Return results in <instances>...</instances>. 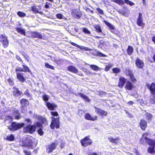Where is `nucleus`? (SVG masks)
<instances>
[{"mask_svg": "<svg viewBox=\"0 0 155 155\" xmlns=\"http://www.w3.org/2000/svg\"><path fill=\"white\" fill-rule=\"evenodd\" d=\"M51 114L52 116L51 118V123L50 125L51 128L54 129L55 127L59 128L60 127V122L58 117V114L57 112H51Z\"/></svg>", "mask_w": 155, "mask_h": 155, "instance_id": "nucleus-1", "label": "nucleus"}, {"mask_svg": "<svg viewBox=\"0 0 155 155\" xmlns=\"http://www.w3.org/2000/svg\"><path fill=\"white\" fill-rule=\"evenodd\" d=\"M21 145L23 147H26L30 148H33L36 146L37 143V140L31 139L30 137H25L24 140L21 143Z\"/></svg>", "mask_w": 155, "mask_h": 155, "instance_id": "nucleus-2", "label": "nucleus"}, {"mask_svg": "<svg viewBox=\"0 0 155 155\" xmlns=\"http://www.w3.org/2000/svg\"><path fill=\"white\" fill-rule=\"evenodd\" d=\"M24 123L17 124L13 122L12 123L11 125L8 127V128L12 131H15L21 128L24 126Z\"/></svg>", "mask_w": 155, "mask_h": 155, "instance_id": "nucleus-3", "label": "nucleus"}, {"mask_svg": "<svg viewBox=\"0 0 155 155\" xmlns=\"http://www.w3.org/2000/svg\"><path fill=\"white\" fill-rule=\"evenodd\" d=\"M0 42L4 48H6L8 45V41L7 37L5 35L2 34L0 35Z\"/></svg>", "mask_w": 155, "mask_h": 155, "instance_id": "nucleus-4", "label": "nucleus"}, {"mask_svg": "<svg viewBox=\"0 0 155 155\" xmlns=\"http://www.w3.org/2000/svg\"><path fill=\"white\" fill-rule=\"evenodd\" d=\"M36 127L35 125H28L24 128L23 132L25 133H33L35 130Z\"/></svg>", "mask_w": 155, "mask_h": 155, "instance_id": "nucleus-5", "label": "nucleus"}, {"mask_svg": "<svg viewBox=\"0 0 155 155\" xmlns=\"http://www.w3.org/2000/svg\"><path fill=\"white\" fill-rule=\"evenodd\" d=\"M81 142L82 146L84 147H86L87 145L91 143L92 141L88 138L86 137L84 139L81 140Z\"/></svg>", "mask_w": 155, "mask_h": 155, "instance_id": "nucleus-6", "label": "nucleus"}, {"mask_svg": "<svg viewBox=\"0 0 155 155\" xmlns=\"http://www.w3.org/2000/svg\"><path fill=\"white\" fill-rule=\"evenodd\" d=\"M58 144L55 143H53L48 145L47 147L46 151L48 153H51L55 149Z\"/></svg>", "mask_w": 155, "mask_h": 155, "instance_id": "nucleus-7", "label": "nucleus"}, {"mask_svg": "<svg viewBox=\"0 0 155 155\" xmlns=\"http://www.w3.org/2000/svg\"><path fill=\"white\" fill-rule=\"evenodd\" d=\"M143 21L142 15L141 13H140L137 21V25L140 27H143L144 26V24Z\"/></svg>", "mask_w": 155, "mask_h": 155, "instance_id": "nucleus-8", "label": "nucleus"}, {"mask_svg": "<svg viewBox=\"0 0 155 155\" xmlns=\"http://www.w3.org/2000/svg\"><path fill=\"white\" fill-rule=\"evenodd\" d=\"M97 117V116L96 115L92 117L90 114L88 113L84 115V117L86 119L92 121L96 120Z\"/></svg>", "mask_w": 155, "mask_h": 155, "instance_id": "nucleus-9", "label": "nucleus"}, {"mask_svg": "<svg viewBox=\"0 0 155 155\" xmlns=\"http://www.w3.org/2000/svg\"><path fill=\"white\" fill-rule=\"evenodd\" d=\"M95 108L96 109L95 111L99 115L106 116L107 115V111L97 108Z\"/></svg>", "mask_w": 155, "mask_h": 155, "instance_id": "nucleus-10", "label": "nucleus"}, {"mask_svg": "<svg viewBox=\"0 0 155 155\" xmlns=\"http://www.w3.org/2000/svg\"><path fill=\"white\" fill-rule=\"evenodd\" d=\"M134 87V84L129 81L126 82L125 87L127 90H132Z\"/></svg>", "mask_w": 155, "mask_h": 155, "instance_id": "nucleus-11", "label": "nucleus"}, {"mask_svg": "<svg viewBox=\"0 0 155 155\" xmlns=\"http://www.w3.org/2000/svg\"><path fill=\"white\" fill-rule=\"evenodd\" d=\"M46 105L48 109L50 110H53L54 108L57 107V105L54 103H51L47 102L46 103Z\"/></svg>", "mask_w": 155, "mask_h": 155, "instance_id": "nucleus-12", "label": "nucleus"}, {"mask_svg": "<svg viewBox=\"0 0 155 155\" xmlns=\"http://www.w3.org/2000/svg\"><path fill=\"white\" fill-rule=\"evenodd\" d=\"M149 134L148 133H146L143 134L142 138L140 139V143H144V140L146 141L147 143L150 139L147 138L149 136Z\"/></svg>", "mask_w": 155, "mask_h": 155, "instance_id": "nucleus-13", "label": "nucleus"}, {"mask_svg": "<svg viewBox=\"0 0 155 155\" xmlns=\"http://www.w3.org/2000/svg\"><path fill=\"white\" fill-rule=\"evenodd\" d=\"M17 78L21 82H24L25 81V79L23 76V74L19 73H16Z\"/></svg>", "mask_w": 155, "mask_h": 155, "instance_id": "nucleus-14", "label": "nucleus"}, {"mask_svg": "<svg viewBox=\"0 0 155 155\" xmlns=\"http://www.w3.org/2000/svg\"><path fill=\"white\" fill-rule=\"evenodd\" d=\"M31 37L33 38H37L40 39L42 38V35L37 32H32L31 33Z\"/></svg>", "mask_w": 155, "mask_h": 155, "instance_id": "nucleus-15", "label": "nucleus"}, {"mask_svg": "<svg viewBox=\"0 0 155 155\" xmlns=\"http://www.w3.org/2000/svg\"><path fill=\"white\" fill-rule=\"evenodd\" d=\"M125 81V79L123 77H120L118 86L120 88H122L124 86Z\"/></svg>", "mask_w": 155, "mask_h": 155, "instance_id": "nucleus-16", "label": "nucleus"}, {"mask_svg": "<svg viewBox=\"0 0 155 155\" xmlns=\"http://www.w3.org/2000/svg\"><path fill=\"white\" fill-rule=\"evenodd\" d=\"M136 64L137 66L139 68H142L144 66V63L142 61L137 58L136 61Z\"/></svg>", "mask_w": 155, "mask_h": 155, "instance_id": "nucleus-17", "label": "nucleus"}, {"mask_svg": "<svg viewBox=\"0 0 155 155\" xmlns=\"http://www.w3.org/2000/svg\"><path fill=\"white\" fill-rule=\"evenodd\" d=\"M68 70L75 74L78 72V69L75 67L72 66H70L68 67Z\"/></svg>", "mask_w": 155, "mask_h": 155, "instance_id": "nucleus-18", "label": "nucleus"}, {"mask_svg": "<svg viewBox=\"0 0 155 155\" xmlns=\"http://www.w3.org/2000/svg\"><path fill=\"white\" fill-rule=\"evenodd\" d=\"M140 126L142 130H145L147 126L146 122L143 120H141L140 122Z\"/></svg>", "mask_w": 155, "mask_h": 155, "instance_id": "nucleus-19", "label": "nucleus"}, {"mask_svg": "<svg viewBox=\"0 0 155 155\" xmlns=\"http://www.w3.org/2000/svg\"><path fill=\"white\" fill-rule=\"evenodd\" d=\"M147 86L149 88L150 91L153 94H155V84L154 83L151 84L150 86L149 84H147Z\"/></svg>", "mask_w": 155, "mask_h": 155, "instance_id": "nucleus-20", "label": "nucleus"}, {"mask_svg": "<svg viewBox=\"0 0 155 155\" xmlns=\"http://www.w3.org/2000/svg\"><path fill=\"white\" fill-rule=\"evenodd\" d=\"M14 90L13 91V94L15 96L18 97L21 94V92L20 91L18 88H14Z\"/></svg>", "mask_w": 155, "mask_h": 155, "instance_id": "nucleus-21", "label": "nucleus"}, {"mask_svg": "<svg viewBox=\"0 0 155 155\" xmlns=\"http://www.w3.org/2000/svg\"><path fill=\"white\" fill-rule=\"evenodd\" d=\"M108 139L110 142L115 144H117L119 142V141L120 139L118 137L114 139L112 137H110L108 138Z\"/></svg>", "mask_w": 155, "mask_h": 155, "instance_id": "nucleus-22", "label": "nucleus"}, {"mask_svg": "<svg viewBox=\"0 0 155 155\" xmlns=\"http://www.w3.org/2000/svg\"><path fill=\"white\" fill-rule=\"evenodd\" d=\"M36 117L38 118V120L42 124H47L46 119L45 118L42 117L41 116L36 115Z\"/></svg>", "mask_w": 155, "mask_h": 155, "instance_id": "nucleus-23", "label": "nucleus"}, {"mask_svg": "<svg viewBox=\"0 0 155 155\" xmlns=\"http://www.w3.org/2000/svg\"><path fill=\"white\" fill-rule=\"evenodd\" d=\"M76 95L80 96V97L84 99L85 101L87 102H89L90 101V99L81 93H78L77 95Z\"/></svg>", "mask_w": 155, "mask_h": 155, "instance_id": "nucleus-24", "label": "nucleus"}, {"mask_svg": "<svg viewBox=\"0 0 155 155\" xmlns=\"http://www.w3.org/2000/svg\"><path fill=\"white\" fill-rule=\"evenodd\" d=\"M20 103L22 106H25L28 104L29 101L26 99H23L21 100Z\"/></svg>", "mask_w": 155, "mask_h": 155, "instance_id": "nucleus-25", "label": "nucleus"}, {"mask_svg": "<svg viewBox=\"0 0 155 155\" xmlns=\"http://www.w3.org/2000/svg\"><path fill=\"white\" fill-rule=\"evenodd\" d=\"M96 29V31L97 33H101V35H105L102 32L101 28L100 26L99 25H96L94 27Z\"/></svg>", "mask_w": 155, "mask_h": 155, "instance_id": "nucleus-26", "label": "nucleus"}, {"mask_svg": "<svg viewBox=\"0 0 155 155\" xmlns=\"http://www.w3.org/2000/svg\"><path fill=\"white\" fill-rule=\"evenodd\" d=\"M17 32L23 35H25V29L21 28H17Z\"/></svg>", "mask_w": 155, "mask_h": 155, "instance_id": "nucleus-27", "label": "nucleus"}, {"mask_svg": "<svg viewBox=\"0 0 155 155\" xmlns=\"http://www.w3.org/2000/svg\"><path fill=\"white\" fill-rule=\"evenodd\" d=\"M14 116H15V118L16 119H19L20 117V114L18 111L15 110L13 114Z\"/></svg>", "mask_w": 155, "mask_h": 155, "instance_id": "nucleus-28", "label": "nucleus"}, {"mask_svg": "<svg viewBox=\"0 0 155 155\" xmlns=\"http://www.w3.org/2000/svg\"><path fill=\"white\" fill-rule=\"evenodd\" d=\"M147 143L151 146L154 147L155 146V139L152 140L151 139H150Z\"/></svg>", "mask_w": 155, "mask_h": 155, "instance_id": "nucleus-29", "label": "nucleus"}, {"mask_svg": "<svg viewBox=\"0 0 155 155\" xmlns=\"http://www.w3.org/2000/svg\"><path fill=\"white\" fill-rule=\"evenodd\" d=\"M133 48L132 46H128L127 50L128 54L129 55H131L133 53Z\"/></svg>", "mask_w": 155, "mask_h": 155, "instance_id": "nucleus-30", "label": "nucleus"}, {"mask_svg": "<svg viewBox=\"0 0 155 155\" xmlns=\"http://www.w3.org/2000/svg\"><path fill=\"white\" fill-rule=\"evenodd\" d=\"M14 137L12 134H11L10 135L8 136L7 137L6 139L10 141H12L14 140Z\"/></svg>", "mask_w": 155, "mask_h": 155, "instance_id": "nucleus-31", "label": "nucleus"}, {"mask_svg": "<svg viewBox=\"0 0 155 155\" xmlns=\"http://www.w3.org/2000/svg\"><path fill=\"white\" fill-rule=\"evenodd\" d=\"M90 66L92 69L95 71H98L100 69L97 66L95 65H90Z\"/></svg>", "mask_w": 155, "mask_h": 155, "instance_id": "nucleus-32", "label": "nucleus"}, {"mask_svg": "<svg viewBox=\"0 0 155 155\" xmlns=\"http://www.w3.org/2000/svg\"><path fill=\"white\" fill-rule=\"evenodd\" d=\"M113 72L114 74L119 73L120 71V69L118 68H114L112 69Z\"/></svg>", "mask_w": 155, "mask_h": 155, "instance_id": "nucleus-33", "label": "nucleus"}, {"mask_svg": "<svg viewBox=\"0 0 155 155\" xmlns=\"http://www.w3.org/2000/svg\"><path fill=\"white\" fill-rule=\"evenodd\" d=\"M49 98V96L46 94H44L42 96L43 100L46 102L48 101Z\"/></svg>", "mask_w": 155, "mask_h": 155, "instance_id": "nucleus-34", "label": "nucleus"}, {"mask_svg": "<svg viewBox=\"0 0 155 155\" xmlns=\"http://www.w3.org/2000/svg\"><path fill=\"white\" fill-rule=\"evenodd\" d=\"M113 65L111 64H109L107 65L106 66V68H105L104 70L105 71H108L110 68L112 67Z\"/></svg>", "mask_w": 155, "mask_h": 155, "instance_id": "nucleus-35", "label": "nucleus"}, {"mask_svg": "<svg viewBox=\"0 0 155 155\" xmlns=\"http://www.w3.org/2000/svg\"><path fill=\"white\" fill-rule=\"evenodd\" d=\"M71 44L72 45L75 46L78 48H80L81 50H84L85 47L79 46L78 45L73 42H71Z\"/></svg>", "mask_w": 155, "mask_h": 155, "instance_id": "nucleus-36", "label": "nucleus"}, {"mask_svg": "<svg viewBox=\"0 0 155 155\" xmlns=\"http://www.w3.org/2000/svg\"><path fill=\"white\" fill-rule=\"evenodd\" d=\"M154 147L152 146V147H149L148 149V152L149 153H153L155 152L154 150Z\"/></svg>", "mask_w": 155, "mask_h": 155, "instance_id": "nucleus-37", "label": "nucleus"}, {"mask_svg": "<svg viewBox=\"0 0 155 155\" xmlns=\"http://www.w3.org/2000/svg\"><path fill=\"white\" fill-rule=\"evenodd\" d=\"M125 73L129 77L133 74L132 71L129 69L127 70Z\"/></svg>", "mask_w": 155, "mask_h": 155, "instance_id": "nucleus-38", "label": "nucleus"}, {"mask_svg": "<svg viewBox=\"0 0 155 155\" xmlns=\"http://www.w3.org/2000/svg\"><path fill=\"white\" fill-rule=\"evenodd\" d=\"M82 31L85 34H90L91 32L86 28H82Z\"/></svg>", "mask_w": 155, "mask_h": 155, "instance_id": "nucleus-39", "label": "nucleus"}, {"mask_svg": "<svg viewBox=\"0 0 155 155\" xmlns=\"http://www.w3.org/2000/svg\"><path fill=\"white\" fill-rule=\"evenodd\" d=\"M22 66L23 67V68L24 69V72H30V71L29 69V68H28L24 65H22Z\"/></svg>", "mask_w": 155, "mask_h": 155, "instance_id": "nucleus-40", "label": "nucleus"}, {"mask_svg": "<svg viewBox=\"0 0 155 155\" xmlns=\"http://www.w3.org/2000/svg\"><path fill=\"white\" fill-rule=\"evenodd\" d=\"M124 1L126 4H128L131 6H133L134 5V3L128 0H124Z\"/></svg>", "mask_w": 155, "mask_h": 155, "instance_id": "nucleus-41", "label": "nucleus"}, {"mask_svg": "<svg viewBox=\"0 0 155 155\" xmlns=\"http://www.w3.org/2000/svg\"><path fill=\"white\" fill-rule=\"evenodd\" d=\"M104 22L110 28H111L112 29H114L113 26L112 25L110 24V23L107 22L105 20H104Z\"/></svg>", "mask_w": 155, "mask_h": 155, "instance_id": "nucleus-42", "label": "nucleus"}, {"mask_svg": "<svg viewBox=\"0 0 155 155\" xmlns=\"http://www.w3.org/2000/svg\"><path fill=\"white\" fill-rule=\"evenodd\" d=\"M31 10L35 13H39L40 14L42 13L41 12H38V9L35 6H33L31 8Z\"/></svg>", "mask_w": 155, "mask_h": 155, "instance_id": "nucleus-43", "label": "nucleus"}, {"mask_svg": "<svg viewBox=\"0 0 155 155\" xmlns=\"http://www.w3.org/2000/svg\"><path fill=\"white\" fill-rule=\"evenodd\" d=\"M17 14L20 17H23L25 16L26 15V14L24 13L21 12H17Z\"/></svg>", "mask_w": 155, "mask_h": 155, "instance_id": "nucleus-44", "label": "nucleus"}, {"mask_svg": "<svg viewBox=\"0 0 155 155\" xmlns=\"http://www.w3.org/2000/svg\"><path fill=\"white\" fill-rule=\"evenodd\" d=\"M45 66L46 68H50L52 70H54V68L53 66L50 65L48 63H45Z\"/></svg>", "mask_w": 155, "mask_h": 155, "instance_id": "nucleus-45", "label": "nucleus"}, {"mask_svg": "<svg viewBox=\"0 0 155 155\" xmlns=\"http://www.w3.org/2000/svg\"><path fill=\"white\" fill-rule=\"evenodd\" d=\"M130 80L133 83H135L136 81V79L134 76L133 74L131 75L130 76Z\"/></svg>", "mask_w": 155, "mask_h": 155, "instance_id": "nucleus-46", "label": "nucleus"}, {"mask_svg": "<svg viewBox=\"0 0 155 155\" xmlns=\"http://www.w3.org/2000/svg\"><path fill=\"white\" fill-rule=\"evenodd\" d=\"M114 2L120 5H123L124 4V2L123 0H115L114 1Z\"/></svg>", "mask_w": 155, "mask_h": 155, "instance_id": "nucleus-47", "label": "nucleus"}, {"mask_svg": "<svg viewBox=\"0 0 155 155\" xmlns=\"http://www.w3.org/2000/svg\"><path fill=\"white\" fill-rule=\"evenodd\" d=\"M118 12L119 13L121 14L124 15L125 16L126 15L127 12L125 10H123L120 9L119 10Z\"/></svg>", "mask_w": 155, "mask_h": 155, "instance_id": "nucleus-48", "label": "nucleus"}, {"mask_svg": "<svg viewBox=\"0 0 155 155\" xmlns=\"http://www.w3.org/2000/svg\"><path fill=\"white\" fill-rule=\"evenodd\" d=\"M72 15L75 18H80L81 17V15L80 13L78 14H76L74 13H73Z\"/></svg>", "mask_w": 155, "mask_h": 155, "instance_id": "nucleus-49", "label": "nucleus"}, {"mask_svg": "<svg viewBox=\"0 0 155 155\" xmlns=\"http://www.w3.org/2000/svg\"><path fill=\"white\" fill-rule=\"evenodd\" d=\"M146 116L147 117L148 120H150L152 117V115L148 113H146Z\"/></svg>", "mask_w": 155, "mask_h": 155, "instance_id": "nucleus-50", "label": "nucleus"}, {"mask_svg": "<svg viewBox=\"0 0 155 155\" xmlns=\"http://www.w3.org/2000/svg\"><path fill=\"white\" fill-rule=\"evenodd\" d=\"M56 17L58 18L59 19L63 18L64 17L62 14H57Z\"/></svg>", "mask_w": 155, "mask_h": 155, "instance_id": "nucleus-51", "label": "nucleus"}, {"mask_svg": "<svg viewBox=\"0 0 155 155\" xmlns=\"http://www.w3.org/2000/svg\"><path fill=\"white\" fill-rule=\"evenodd\" d=\"M15 71L16 72L23 71L24 70L22 68L18 67L16 68L15 69Z\"/></svg>", "mask_w": 155, "mask_h": 155, "instance_id": "nucleus-52", "label": "nucleus"}, {"mask_svg": "<svg viewBox=\"0 0 155 155\" xmlns=\"http://www.w3.org/2000/svg\"><path fill=\"white\" fill-rule=\"evenodd\" d=\"M38 134L41 136L43 134V132L42 130L41 129H40L38 131Z\"/></svg>", "mask_w": 155, "mask_h": 155, "instance_id": "nucleus-53", "label": "nucleus"}, {"mask_svg": "<svg viewBox=\"0 0 155 155\" xmlns=\"http://www.w3.org/2000/svg\"><path fill=\"white\" fill-rule=\"evenodd\" d=\"M97 10L98 12V13L101 14H103V11L101 9L99 8H97Z\"/></svg>", "mask_w": 155, "mask_h": 155, "instance_id": "nucleus-54", "label": "nucleus"}, {"mask_svg": "<svg viewBox=\"0 0 155 155\" xmlns=\"http://www.w3.org/2000/svg\"><path fill=\"white\" fill-rule=\"evenodd\" d=\"M97 55L101 56L102 57H106V56L104 54L100 52H97Z\"/></svg>", "mask_w": 155, "mask_h": 155, "instance_id": "nucleus-55", "label": "nucleus"}, {"mask_svg": "<svg viewBox=\"0 0 155 155\" xmlns=\"http://www.w3.org/2000/svg\"><path fill=\"white\" fill-rule=\"evenodd\" d=\"M9 84L11 85H12L14 83L13 81L11 79H9L8 80Z\"/></svg>", "mask_w": 155, "mask_h": 155, "instance_id": "nucleus-56", "label": "nucleus"}, {"mask_svg": "<svg viewBox=\"0 0 155 155\" xmlns=\"http://www.w3.org/2000/svg\"><path fill=\"white\" fill-rule=\"evenodd\" d=\"M35 125L37 127H41L42 126V124L39 122H37L36 123Z\"/></svg>", "mask_w": 155, "mask_h": 155, "instance_id": "nucleus-57", "label": "nucleus"}, {"mask_svg": "<svg viewBox=\"0 0 155 155\" xmlns=\"http://www.w3.org/2000/svg\"><path fill=\"white\" fill-rule=\"evenodd\" d=\"M23 152L25 153L26 155H31V153L25 150H24Z\"/></svg>", "mask_w": 155, "mask_h": 155, "instance_id": "nucleus-58", "label": "nucleus"}, {"mask_svg": "<svg viewBox=\"0 0 155 155\" xmlns=\"http://www.w3.org/2000/svg\"><path fill=\"white\" fill-rule=\"evenodd\" d=\"M25 94L27 95L28 97H30L31 96L30 94L29 93L28 90H27L25 92Z\"/></svg>", "mask_w": 155, "mask_h": 155, "instance_id": "nucleus-59", "label": "nucleus"}, {"mask_svg": "<svg viewBox=\"0 0 155 155\" xmlns=\"http://www.w3.org/2000/svg\"><path fill=\"white\" fill-rule=\"evenodd\" d=\"M25 121L29 123V124H31L32 123L31 120L29 119H26Z\"/></svg>", "mask_w": 155, "mask_h": 155, "instance_id": "nucleus-60", "label": "nucleus"}, {"mask_svg": "<svg viewBox=\"0 0 155 155\" xmlns=\"http://www.w3.org/2000/svg\"><path fill=\"white\" fill-rule=\"evenodd\" d=\"M84 50L85 51H93V50L90 49L89 48H88L85 47Z\"/></svg>", "mask_w": 155, "mask_h": 155, "instance_id": "nucleus-61", "label": "nucleus"}, {"mask_svg": "<svg viewBox=\"0 0 155 155\" xmlns=\"http://www.w3.org/2000/svg\"><path fill=\"white\" fill-rule=\"evenodd\" d=\"M150 102L152 104H153L155 102V100L154 99L151 98L150 100Z\"/></svg>", "mask_w": 155, "mask_h": 155, "instance_id": "nucleus-62", "label": "nucleus"}, {"mask_svg": "<svg viewBox=\"0 0 155 155\" xmlns=\"http://www.w3.org/2000/svg\"><path fill=\"white\" fill-rule=\"evenodd\" d=\"M24 57L25 58V59H26V61H29V60L28 59V56L27 55H24Z\"/></svg>", "mask_w": 155, "mask_h": 155, "instance_id": "nucleus-63", "label": "nucleus"}, {"mask_svg": "<svg viewBox=\"0 0 155 155\" xmlns=\"http://www.w3.org/2000/svg\"><path fill=\"white\" fill-rule=\"evenodd\" d=\"M16 58L18 60L22 62V60L21 59V58L18 56H16Z\"/></svg>", "mask_w": 155, "mask_h": 155, "instance_id": "nucleus-64", "label": "nucleus"}]
</instances>
